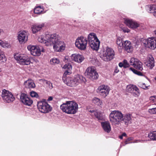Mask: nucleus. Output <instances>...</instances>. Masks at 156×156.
Listing matches in <instances>:
<instances>
[{
    "label": "nucleus",
    "instance_id": "1",
    "mask_svg": "<svg viewBox=\"0 0 156 156\" xmlns=\"http://www.w3.org/2000/svg\"><path fill=\"white\" fill-rule=\"evenodd\" d=\"M45 39L42 36H40L38 40L40 43H44L46 46L53 45V48L57 51H61L65 48L64 42L60 41V37L56 34H46Z\"/></svg>",
    "mask_w": 156,
    "mask_h": 156
},
{
    "label": "nucleus",
    "instance_id": "2",
    "mask_svg": "<svg viewBox=\"0 0 156 156\" xmlns=\"http://www.w3.org/2000/svg\"><path fill=\"white\" fill-rule=\"evenodd\" d=\"M62 111L68 114H75L78 111V107L77 103L73 101H67L60 106Z\"/></svg>",
    "mask_w": 156,
    "mask_h": 156
},
{
    "label": "nucleus",
    "instance_id": "3",
    "mask_svg": "<svg viewBox=\"0 0 156 156\" xmlns=\"http://www.w3.org/2000/svg\"><path fill=\"white\" fill-rule=\"evenodd\" d=\"M66 80L64 82L67 85L71 87L76 86L79 83L86 81L84 77L79 75H76L73 78L70 77Z\"/></svg>",
    "mask_w": 156,
    "mask_h": 156
},
{
    "label": "nucleus",
    "instance_id": "4",
    "mask_svg": "<svg viewBox=\"0 0 156 156\" xmlns=\"http://www.w3.org/2000/svg\"><path fill=\"white\" fill-rule=\"evenodd\" d=\"M88 42L93 50L97 51L99 48L100 42L94 33H90L88 36Z\"/></svg>",
    "mask_w": 156,
    "mask_h": 156
},
{
    "label": "nucleus",
    "instance_id": "5",
    "mask_svg": "<svg viewBox=\"0 0 156 156\" xmlns=\"http://www.w3.org/2000/svg\"><path fill=\"white\" fill-rule=\"evenodd\" d=\"M123 115L122 113L118 111H112L109 115L110 121L112 124L116 125L119 124L123 119Z\"/></svg>",
    "mask_w": 156,
    "mask_h": 156
},
{
    "label": "nucleus",
    "instance_id": "6",
    "mask_svg": "<svg viewBox=\"0 0 156 156\" xmlns=\"http://www.w3.org/2000/svg\"><path fill=\"white\" fill-rule=\"evenodd\" d=\"M102 54V58L105 61H108L112 59L115 55L113 50L108 46L105 47L104 48Z\"/></svg>",
    "mask_w": 156,
    "mask_h": 156
},
{
    "label": "nucleus",
    "instance_id": "7",
    "mask_svg": "<svg viewBox=\"0 0 156 156\" xmlns=\"http://www.w3.org/2000/svg\"><path fill=\"white\" fill-rule=\"evenodd\" d=\"M14 58L21 64L28 65L30 64V58L25 54H17L14 56Z\"/></svg>",
    "mask_w": 156,
    "mask_h": 156
},
{
    "label": "nucleus",
    "instance_id": "8",
    "mask_svg": "<svg viewBox=\"0 0 156 156\" xmlns=\"http://www.w3.org/2000/svg\"><path fill=\"white\" fill-rule=\"evenodd\" d=\"M88 39L80 36L78 37L76 41L75 44L76 47L81 50H84L86 48Z\"/></svg>",
    "mask_w": 156,
    "mask_h": 156
},
{
    "label": "nucleus",
    "instance_id": "9",
    "mask_svg": "<svg viewBox=\"0 0 156 156\" xmlns=\"http://www.w3.org/2000/svg\"><path fill=\"white\" fill-rule=\"evenodd\" d=\"M37 105L39 110L42 113H47L51 110V108L46 102H39L37 103Z\"/></svg>",
    "mask_w": 156,
    "mask_h": 156
},
{
    "label": "nucleus",
    "instance_id": "10",
    "mask_svg": "<svg viewBox=\"0 0 156 156\" xmlns=\"http://www.w3.org/2000/svg\"><path fill=\"white\" fill-rule=\"evenodd\" d=\"M142 44L146 48L154 49L156 48V40L153 38H149L147 39H142Z\"/></svg>",
    "mask_w": 156,
    "mask_h": 156
},
{
    "label": "nucleus",
    "instance_id": "11",
    "mask_svg": "<svg viewBox=\"0 0 156 156\" xmlns=\"http://www.w3.org/2000/svg\"><path fill=\"white\" fill-rule=\"evenodd\" d=\"M2 97L4 101L8 103L13 101L15 99V98L12 93L5 90H3Z\"/></svg>",
    "mask_w": 156,
    "mask_h": 156
},
{
    "label": "nucleus",
    "instance_id": "12",
    "mask_svg": "<svg viewBox=\"0 0 156 156\" xmlns=\"http://www.w3.org/2000/svg\"><path fill=\"white\" fill-rule=\"evenodd\" d=\"M65 69H67L64 73L62 77V80L63 82L66 80L67 79L70 78L69 75L71 73V70L72 69V66L69 64L65 65L63 67Z\"/></svg>",
    "mask_w": 156,
    "mask_h": 156
},
{
    "label": "nucleus",
    "instance_id": "13",
    "mask_svg": "<svg viewBox=\"0 0 156 156\" xmlns=\"http://www.w3.org/2000/svg\"><path fill=\"white\" fill-rule=\"evenodd\" d=\"M109 90V87L107 86L102 85L98 87L97 92L101 95L106 97L108 94Z\"/></svg>",
    "mask_w": 156,
    "mask_h": 156
},
{
    "label": "nucleus",
    "instance_id": "14",
    "mask_svg": "<svg viewBox=\"0 0 156 156\" xmlns=\"http://www.w3.org/2000/svg\"><path fill=\"white\" fill-rule=\"evenodd\" d=\"M27 48L34 56H39L41 54V50L39 47L30 45L27 46Z\"/></svg>",
    "mask_w": 156,
    "mask_h": 156
},
{
    "label": "nucleus",
    "instance_id": "15",
    "mask_svg": "<svg viewBox=\"0 0 156 156\" xmlns=\"http://www.w3.org/2000/svg\"><path fill=\"white\" fill-rule=\"evenodd\" d=\"M28 34L25 31H20L18 36V40L20 43H25L27 41Z\"/></svg>",
    "mask_w": 156,
    "mask_h": 156
},
{
    "label": "nucleus",
    "instance_id": "16",
    "mask_svg": "<svg viewBox=\"0 0 156 156\" xmlns=\"http://www.w3.org/2000/svg\"><path fill=\"white\" fill-rule=\"evenodd\" d=\"M20 99L22 102L25 105L30 106L33 103V101L27 97L24 93H22L20 96Z\"/></svg>",
    "mask_w": 156,
    "mask_h": 156
},
{
    "label": "nucleus",
    "instance_id": "17",
    "mask_svg": "<svg viewBox=\"0 0 156 156\" xmlns=\"http://www.w3.org/2000/svg\"><path fill=\"white\" fill-rule=\"evenodd\" d=\"M124 23L126 25L132 28H136L139 26V24L137 22L128 19L124 20Z\"/></svg>",
    "mask_w": 156,
    "mask_h": 156
},
{
    "label": "nucleus",
    "instance_id": "18",
    "mask_svg": "<svg viewBox=\"0 0 156 156\" xmlns=\"http://www.w3.org/2000/svg\"><path fill=\"white\" fill-rule=\"evenodd\" d=\"M44 26V24L42 23L40 24H35L31 26V29L33 33L36 34L40 31Z\"/></svg>",
    "mask_w": 156,
    "mask_h": 156
},
{
    "label": "nucleus",
    "instance_id": "19",
    "mask_svg": "<svg viewBox=\"0 0 156 156\" xmlns=\"http://www.w3.org/2000/svg\"><path fill=\"white\" fill-rule=\"evenodd\" d=\"M154 58L151 55H149L147 58V61L145 62L146 65L150 69L154 66Z\"/></svg>",
    "mask_w": 156,
    "mask_h": 156
},
{
    "label": "nucleus",
    "instance_id": "20",
    "mask_svg": "<svg viewBox=\"0 0 156 156\" xmlns=\"http://www.w3.org/2000/svg\"><path fill=\"white\" fill-rule=\"evenodd\" d=\"M71 58L72 60L79 63H81L84 59V58L82 55L77 54H72Z\"/></svg>",
    "mask_w": 156,
    "mask_h": 156
},
{
    "label": "nucleus",
    "instance_id": "21",
    "mask_svg": "<svg viewBox=\"0 0 156 156\" xmlns=\"http://www.w3.org/2000/svg\"><path fill=\"white\" fill-rule=\"evenodd\" d=\"M123 48L128 53H131L133 51V47L131 42L129 41H125Z\"/></svg>",
    "mask_w": 156,
    "mask_h": 156
},
{
    "label": "nucleus",
    "instance_id": "22",
    "mask_svg": "<svg viewBox=\"0 0 156 156\" xmlns=\"http://www.w3.org/2000/svg\"><path fill=\"white\" fill-rule=\"evenodd\" d=\"M25 88L31 89L35 87V85L33 81L31 79H28L25 81L24 83Z\"/></svg>",
    "mask_w": 156,
    "mask_h": 156
},
{
    "label": "nucleus",
    "instance_id": "23",
    "mask_svg": "<svg viewBox=\"0 0 156 156\" xmlns=\"http://www.w3.org/2000/svg\"><path fill=\"white\" fill-rule=\"evenodd\" d=\"M101 125L104 130L107 133H109L111 130V127L108 122H101Z\"/></svg>",
    "mask_w": 156,
    "mask_h": 156
},
{
    "label": "nucleus",
    "instance_id": "24",
    "mask_svg": "<svg viewBox=\"0 0 156 156\" xmlns=\"http://www.w3.org/2000/svg\"><path fill=\"white\" fill-rule=\"evenodd\" d=\"M116 43L118 45V50L119 52L122 51V49L123 48L124 42L122 38L119 37L116 41Z\"/></svg>",
    "mask_w": 156,
    "mask_h": 156
},
{
    "label": "nucleus",
    "instance_id": "25",
    "mask_svg": "<svg viewBox=\"0 0 156 156\" xmlns=\"http://www.w3.org/2000/svg\"><path fill=\"white\" fill-rule=\"evenodd\" d=\"M131 116L130 114H126L123 116V121L126 125H128L129 123H131Z\"/></svg>",
    "mask_w": 156,
    "mask_h": 156
},
{
    "label": "nucleus",
    "instance_id": "26",
    "mask_svg": "<svg viewBox=\"0 0 156 156\" xmlns=\"http://www.w3.org/2000/svg\"><path fill=\"white\" fill-rule=\"evenodd\" d=\"M96 71L95 68L94 66H90L88 67L86 69L85 73V75L87 77L90 76V74H91L93 72Z\"/></svg>",
    "mask_w": 156,
    "mask_h": 156
},
{
    "label": "nucleus",
    "instance_id": "27",
    "mask_svg": "<svg viewBox=\"0 0 156 156\" xmlns=\"http://www.w3.org/2000/svg\"><path fill=\"white\" fill-rule=\"evenodd\" d=\"M133 66L136 69L141 71L143 70L142 63L138 59V61H137L136 63H135Z\"/></svg>",
    "mask_w": 156,
    "mask_h": 156
},
{
    "label": "nucleus",
    "instance_id": "28",
    "mask_svg": "<svg viewBox=\"0 0 156 156\" xmlns=\"http://www.w3.org/2000/svg\"><path fill=\"white\" fill-rule=\"evenodd\" d=\"M90 76H88L87 77L92 80H96L98 77V75L96 71L91 73L90 74Z\"/></svg>",
    "mask_w": 156,
    "mask_h": 156
},
{
    "label": "nucleus",
    "instance_id": "29",
    "mask_svg": "<svg viewBox=\"0 0 156 156\" xmlns=\"http://www.w3.org/2000/svg\"><path fill=\"white\" fill-rule=\"evenodd\" d=\"M94 116L99 121L102 120L103 119L101 113L97 111L94 112Z\"/></svg>",
    "mask_w": 156,
    "mask_h": 156
},
{
    "label": "nucleus",
    "instance_id": "30",
    "mask_svg": "<svg viewBox=\"0 0 156 156\" xmlns=\"http://www.w3.org/2000/svg\"><path fill=\"white\" fill-rule=\"evenodd\" d=\"M44 11V9L41 6H39L35 8L34 12L37 14H40Z\"/></svg>",
    "mask_w": 156,
    "mask_h": 156
},
{
    "label": "nucleus",
    "instance_id": "31",
    "mask_svg": "<svg viewBox=\"0 0 156 156\" xmlns=\"http://www.w3.org/2000/svg\"><path fill=\"white\" fill-rule=\"evenodd\" d=\"M140 92L139 89L136 87V86H134L133 92L132 93L133 95L135 97H137L139 96L140 94Z\"/></svg>",
    "mask_w": 156,
    "mask_h": 156
},
{
    "label": "nucleus",
    "instance_id": "32",
    "mask_svg": "<svg viewBox=\"0 0 156 156\" xmlns=\"http://www.w3.org/2000/svg\"><path fill=\"white\" fill-rule=\"evenodd\" d=\"M93 103L99 106H101L102 105V102L99 98H94L92 99Z\"/></svg>",
    "mask_w": 156,
    "mask_h": 156
},
{
    "label": "nucleus",
    "instance_id": "33",
    "mask_svg": "<svg viewBox=\"0 0 156 156\" xmlns=\"http://www.w3.org/2000/svg\"><path fill=\"white\" fill-rule=\"evenodd\" d=\"M41 80L42 81L43 83L46 84L50 89H52L53 88L52 83L50 81L44 79Z\"/></svg>",
    "mask_w": 156,
    "mask_h": 156
},
{
    "label": "nucleus",
    "instance_id": "34",
    "mask_svg": "<svg viewBox=\"0 0 156 156\" xmlns=\"http://www.w3.org/2000/svg\"><path fill=\"white\" fill-rule=\"evenodd\" d=\"M59 62V60L56 58H53L50 61L51 64L54 65L58 64Z\"/></svg>",
    "mask_w": 156,
    "mask_h": 156
},
{
    "label": "nucleus",
    "instance_id": "35",
    "mask_svg": "<svg viewBox=\"0 0 156 156\" xmlns=\"http://www.w3.org/2000/svg\"><path fill=\"white\" fill-rule=\"evenodd\" d=\"M149 8V12L153 13L156 11V5H151L148 6Z\"/></svg>",
    "mask_w": 156,
    "mask_h": 156
},
{
    "label": "nucleus",
    "instance_id": "36",
    "mask_svg": "<svg viewBox=\"0 0 156 156\" xmlns=\"http://www.w3.org/2000/svg\"><path fill=\"white\" fill-rule=\"evenodd\" d=\"M3 53H4L2 51L0 50V61L2 62L6 61V58Z\"/></svg>",
    "mask_w": 156,
    "mask_h": 156
},
{
    "label": "nucleus",
    "instance_id": "37",
    "mask_svg": "<svg viewBox=\"0 0 156 156\" xmlns=\"http://www.w3.org/2000/svg\"><path fill=\"white\" fill-rule=\"evenodd\" d=\"M134 86L135 85H131L127 86V91L130 93H132L133 92Z\"/></svg>",
    "mask_w": 156,
    "mask_h": 156
},
{
    "label": "nucleus",
    "instance_id": "38",
    "mask_svg": "<svg viewBox=\"0 0 156 156\" xmlns=\"http://www.w3.org/2000/svg\"><path fill=\"white\" fill-rule=\"evenodd\" d=\"M129 69L132 71L135 74H136L139 76H142L143 75V74L141 72L138 71L132 68H130Z\"/></svg>",
    "mask_w": 156,
    "mask_h": 156
},
{
    "label": "nucleus",
    "instance_id": "39",
    "mask_svg": "<svg viewBox=\"0 0 156 156\" xmlns=\"http://www.w3.org/2000/svg\"><path fill=\"white\" fill-rule=\"evenodd\" d=\"M137 61H138V59L134 58H132L130 59L129 62L131 65L133 66L135 65V63H136Z\"/></svg>",
    "mask_w": 156,
    "mask_h": 156
},
{
    "label": "nucleus",
    "instance_id": "40",
    "mask_svg": "<svg viewBox=\"0 0 156 156\" xmlns=\"http://www.w3.org/2000/svg\"><path fill=\"white\" fill-rule=\"evenodd\" d=\"M30 95L32 97L35 98H37L39 97L38 94L34 91H32L30 92Z\"/></svg>",
    "mask_w": 156,
    "mask_h": 156
},
{
    "label": "nucleus",
    "instance_id": "41",
    "mask_svg": "<svg viewBox=\"0 0 156 156\" xmlns=\"http://www.w3.org/2000/svg\"><path fill=\"white\" fill-rule=\"evenodd\" d=\"M0 45L3 48H8L9 47V44L7 43H5L3 41H0Z\"/></svg>",
    "mask_w": 156,
    "mask_h": 156
},
{
    "label": "nucleus",
    "instance_id": "42",
    "mask_svg": "<svg viewBox=\"0 0 156 156\" xmlns=\"http://www.w3.org/2000/svg\"><path fill=\"white\" fill-rule=\"evenodd\" d=\"M151 102L156 105V96H153L150 97Z\"/></svg>",
    "mask_w": 156,
    "mask_h": 156
},
{
    "label": "nucleus",
    "instance_id": "43",
    "mask_svg": "<svg viewBox=\"0 0 156 156\" xmlns=\"http://www.w3.org/2000/svg\"><path fill=\"white\" fill-rule=\"evenodd\" d=\"M139 86L141 88L144 89H146L148 88L149 86H146L144 83H140L139 84Z\"/></svg>",
    "mask_w": 156,
    "mask_h": 156
},
{
    "label": "nucleus",
    "instance_id": "44",
    "mask_svg": "<svg viewBox=\"0 0 156 156\" xmlns=\"http://www.w3.org/2000/svg\"><path fill=\"white\" fill-rule=\"evenodd\" d=\"M148 136H156V131H151L148 134Z\"/></svg>",
    "mask_w": 156,
    "mask_h": 156
},
{
    "label": "nucleus",
    "instance_id": "45",
    "mask_svg": "<svg viewBox=\"0 0 156 156\" xmlns=\"http://www.w3.org/2000/svg\"><path fill=\"white\" fill-rule=\"evenodd\" d=\"M148 112L151 114H156V108L149 109Z\"/></svg>",
    "mask_w": 156,
    "mask_h": 156
},
{
    "label": "nucleus",
    "instance_id": "46",
    "mask_svg": "<svg viewBox=\"0 0 156 156\" xmlns=\"http://www.w3.org/2000/svg\"><path fill=\"white\" fill-rule=\"evenodd\" d=\"M123 62L124 63V68H126L129 67V65L126 60H124L123 61Z\"/></svg>",
    "mask_w": 156,
    "mask_h": 156
},
{
    "label": "nucleus",
    "instance_id": "47",
    "mask_svg": "<svg viewBox=\"0 0 156 156\" xmlns=\"http://www.w3.org/2000/svg\"><path fill=\"white\" fill-rule=\"evenodd\" d=\"M145 137L147 138L146 140H142V141L143 142V141H147V139H148V140L149 141V140H153V141L156 140V137H152V138H151L150 137Z\"/></svg>",
    "mask_w": 156,
    "mask_h": 156
},
{
    "label": "nucleus",
    "instance_id": "48",
    "mask_svg": "<svg viewBox=\"0 0 156 156\" xmlns=\"http://www.w3.org/2000/svg\"><path fill=\"white\" fill-rule=\"evenodd\" d=\"M122 30L125 33H129L130 31V30L127 28H123Z\"/></svg>",
    "mask_w": 156,
    "mask_h": 156
},
{
    "label": "nucleus",
    "instance_id": "49",
    "mask_svg": "<svg viewBox=\"0 0 156 156\" xmlns=\"http://www.w3.org/2000/svg\"><path fill=\"white\" fill-rule=\"evenodd\" d=\"M133 137H129L125 141V144H128V141L131 140L132 139Z\"/></svg>",
    "mask_w": 156,
    "mask_h": 156
},
{
    "label": "nucleus",
    "instance_id": "50",
    "mask_svg": "<svg viewBox=\"0 0 156 156\" xmlns=\"http://www.w3.org/2000/svg\"><path fill=\"white\" fill-rule=\"evenodd\" d=\"M119 70L118 69V67L117 66H116L115 67V69L114 70V72L115 73H117L119 72Z\"/></svg>",
    "mask_w": 156,
    "mask_h": 156
},
{
    "label": "nucleus",
    "instance_id": "51",
    "mask_svg": "<svg viewBox=\"0 0 156 156\" xmlns=\"http://www.w3.org/2000/svg\"><path fill=\"white\" fill-rule=\"evenodd\" d=\"M119 66L120 67H124V63L123 62H119Z\"/></svg>",
    "mask_w": 156,
    "mask_h": 156
},
{
    "label": "nucleus",
    "instance_id": "52",
    "mask_svg": "<svg viewBox=\"0 0 156 156\" xmlns=\"http://www.w3.org/2000/svg\"><path fill=\"white\" fill-rule=\"evenodd\" d=\"M96 111H94V110H90V112L91 113V115L92 116H94V112H96Z\"/></svg>",
    "mask_w": 156,
    "mask_h": 156
},
{
    "label": "nucleus",
    "instance_id": "53",
    "mask_svg": "<svg viewBox=\"0 0 156 156\" xmlns=\"http://www.w3.org/2000/svg\"><path fill=\"white\" fill-rule=\"evenodd\" d=\"M69 58L67 56L65 57V58L64 59V61L66 62H67L68 61Z\"/></svg>",
    "mask_w": 156,
    "mask_h": 156
},
{
    "label": "nucleus",
    "instance_id": "54",
    "mask_svg": "<svg viewBox=\"0 0 156 156\" xmlns=\"http://www.w3.org/2000/svg\"><path fill=\"white\" fill-rule=\"evenodd\" d=\"M127 136L125 133H122V134L119 136Z\"/></svg>",
    "mask_w": 156,
    "mask_h": 156
},
{
    "label": "nucleus",
    "instance_id": "55",
    "mask_svg": "<svg viewBox=\"0 0 156 156\" xmlns=\"http://www.w3.org/2000/svg\"><path fill=\"white\" fill-rule=\"evenodd\" d=\"M53 99V98L51 97H50L48 98V101H51Z\"/></svg>",
    "mask_w": 156,
    "mask_h": 156
},
{
    "label": "nucleus",
    "instance_id": "56",
    "mask_svg": "<svg viewBox=\"0 0 156 156\" xmlns=\"http://www.w3.org/2000/svg\"><path fill=\"white\" fill-rule=\"evenodd\" d=\"M152 13H153V15H154V16L156 17V11L154 12H153Z\"/></svg>",
    "mask_w": 156,
    "mask_h": 156
},
{
    "label": "nucleus",
    "instance_id": "57",
    "mask_svg": "<svg viewBox=\"0 0 156 156\" xmlns=\"http://www.w3.org/2000/svg\"><path fill=\"white\" fill-rule=\"evenodd\" d=\"M154 34L156 35V30L154 31Z\"/></svg>",
    "mask_w": 156,
    "mask_h": 156
},
{
    "label": "nucleus",
    "instance_id": "58",
    "mask_svg": "<svg viewBox=\"0 0 156 156\" xmlns=\"http://www.w3.org/2000/svg\"><path fill=\"white\" fill-rule=\"evenodd\" d=\"M119 138L121 139H123V137H119Z\"/></svg>",
    "mask_w": 156,
    "mask_h": 156
},
{
    "label": "nucleus",
    "instance_id": "59",
    "mask_svg": "<svg viewBox=\"0 0 156 156\" xmlns=\"http://www.w3.org/2000/svg\"><path fill=\"white\" fill-rule=\"evenodd\" d=\"M155 0H154V1H153V2H155Z\"/></svg>",
    "mask_w": 156,
    "mask_h": 156
}]
</instances>
